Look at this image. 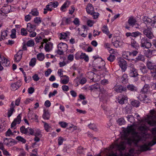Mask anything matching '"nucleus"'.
<instances>
[{
	"instance_id": "nucleus-1",
	"label": "nucleus",
	"mask_w": 156,
	"mask_h": 156,
	"mask_svg": "<svg viewBox=\"0 0 156 156\" xmlns=\"http://www.w3.org/2000/svg\"><path fill=\"white\" fill-rule=\"evenodd\" d=\"M126 131L128 133H134L132 138H128L126 140L127 143L129 145H131L133 143L137 145L138 142L141 140V137L137 133L134 132V129L133 126H128Z\"/></svg>"
},
{
	"instance_id": "nucleus-2",
	"label": "nucleus",
	"mask_w": 156,
	"mask_h": 156,
	"mask_svg": "<svg viewBox=\"0 0 156 156\" xmlns=\"http://www.w3.org/2000/svg\"><path fill=\"white\" fill-rule=\"evenodd\" d=\"M143 20L147 27L152 26L153 27L156 28V19L152 20L149 18L145 17Z\"/></svg>"
},
{
	"instance_id": "nucleus-3",
	"label": "nucleus",
	"mask_w": 156,
	"mask_h": 156,
	"mask_svg": "<svg viewBox=\"0 0 156 156\" xmlns=\"http://www.w3.org/2000/svg\"><path fill=\"white\" fill-rule=\"evenodd\" d=\"M129 75L131 77H136L139 75L137 70L135 68L134 65L131 64L129 66Z\"/></svg>"
},
{
	"instance_id": "nucleus-4",
	"label": "nucleus",
	"mask_w": 156,
	"mask_h": 156,
	"mask_svg": "<svg viewBox=\"0 0 156 156\" xmlns=\"http://www.w3.org/2000/svg\"><path fill=\"white\" fill-rule=\"evenodd\" d=\"M147 66L148 69L150 70L151 73H155L154 76L156 77V64L151 61H148L147 63Z\"/></svg>"
},
{
	"instance_id": "nucleus-5",
	"label": "nucleus",
	"mask_w": 156,
	"mask_h": 156,
	"mask_svg": "<svg viewBox=\"0 0 156 156\" xmlns=\"http://www.w3.org/2000/svg\"><path fill=\"white\" fill-rule=\"evenodd\" d=\"M151 28L148 27L147 29H145L143 31L144 34L149 39H151L154 37V36L151 31Z\"/></svg>"
},
{
	"instance_id": "nucleus-6",
	"label": "nucleus",
	"mask_w": 156,
	"mask_h": 156,
	"mask_svg": "<svg viewBox=\"0 0 156 156\" xmlns=\"http://www.w3.org/2000/svg\"><path fill=\"white\" fill-rule=\"evenodd\" d=\"M118 64L121 68L122 71L124 72L126 70L127 66L126 62L123 59H120L118 62Z\"/></svg>"
},
{
	"instance_id": "nucleus-7",
	"label": "nucleus",
	"mask_w": 156,
	"mask_h": 156,
	"mask_svg": "<svg viewBox=\"0 0 156 156\" xmlns=\"http://www.w3.org/2000/svg\"><path fill=\"white\" fill-rule=\"evenodd\" d=\"M10 9L11 7L10 5L4 6L1 8L0 13L2 18L3 16H6V15L10 12Z\"/></svg>"
},
{
	"instance_id": "nucleus-8",
	"label": "nucleus",
	"mask_w": 156,
	"mask_h": 156,
	"mask_svg": "<svg viewBox=\"0 0 156 156\" xmlns=\"http://www.w3.org/2000/svg\"><path fill=\"white\" fill-rule=\"evenodd\" d=\"M98 64L97 65L96 67L100 70H103L105 72H107L106 68L105 67V62L102 60H100L98 61Z\"/></svg>"
},
{
	"instance_id": "nucleus-9",
	"label": "nucleus",
	"mask_w": 156,
	"mask_h": 156,
	"mask_svg": "<svg viewBox=\"0 0 156 156\" xmlns=\"http://www.w3.org/2000/svg\"><path fill=\"white\" fill-rule=\"evenodd\" d=\"M3 143L8 146L10 147L15 144H16V142L14 140L11 138H4Z\"/></svg>"
},
{
	"instance_id": "nucleus-10",
	"label": "nucleus",
	"mask_w": 156,
	"mask_h": 156,
	"mask_svg": "<svg viewBox=\"0 0 156 156\" xmlns=\"http://www.w3.org/2000/svg\"><path fill=\"white\" fill-rule=\"evenodd\" d=\"M141 47L145 48H149L151 47V44L148 40H142L140 45Z\"/></svg>"
},
{
	"instance_id": "nucleus-11",
	"label": "nucleus",
	"mask_w": 156,
	"mask_h": 156,
	"mask_svg": "<svg viewBox=\"0 0 156 156\" xmlns=\"http://www.w3.org/2000/svg\"><path fill=\"white\" fill-rule=\"evenodd\" d=\"M144 54L147 57H150L152 56L156 55V50L155 49H148L147 51H145Z\"/></svg>"
},
{
	"instance_id": "nucleus-12",
	"label": "nucleus",
	"mask_w": 156,
	"mask_h": 156,
	"mask_svg": "<svg viewBox=\"0 0 156 156\" xmlns=\"http://www.w3.org/2000/svg\"><path fill=\"white\" fill-rule=\"evenodd\" d=\"M113 89L115 91L118 93H121L123 91H125L126 90V87L121 85L115 86Z\"/></svg>"
},
{
	"instance_id": "nucleus-13",
	"label": "nucleus",
	"mask_w": 156,
	"mask_h": 156,
	"mask_svg": "<svg viewBox=\"0 0 156 156\" xmlns=\"http://www.w3.org/2000/svg\"><path fill=\"white\" fill-rule=\"evenodd\" d=\"M70 35V33L66 32L61 33L59 34V36L60 37V39H66L70 38L69 37Z\"/></svg>"
},
{
	"instance_id": "nucleus-14",
	"label": "nucleus",
	"mask_w": 156,
	"mask_h": 156,
	"mask_svg": "<svg viewBox=\"0 0 156 156\" xmlns=\"http://www.w3.org/2000/svg\"><path fill=\"white\" fill-rule=\"evenodd\" d=\"M1 62L3 66H7L10 64V61L9 60L4 56L1 57Z\"/></svg>"
},
{
	"instance_id": "nucleus-15",
	"label": "nucleus",
	"mask_w": 156,
	"mask_h": 156,
	"mask_svg": "<svg viewBox=\"0 0 156 156\" xmlns=\"http://www.w3.org/2000/svg\"><path fill=\"white\" fill-rule=\"evenodd\" d=\"M51 40H43L44 42L46 43L45 46V49L46 51H49V48L50 47L52 46L53 44L49 42Z\"/></svg>"
},
{
	"instance_id": "nucleus-16",
	"label": "nucleus",
	"mask_w": 156,
	"mask_h": 156,
	"mask_svg": "<svg viewBox=\"0 0 156 156\" xmlns=\"http://www.w3.org/2000/svg\"><path fill=\"white\" fill-rule=\"evenodd\" d=\"M126 88L132 92L136 91L137 90V87L133 84H129L127 86Z\"/></svg>"
},
{
	"instance_id": "nucleus-17",
	"label": "nucleus",
	"mask_w": 156,
	"mask_h": 156,
	"mask_svg": "<svg viewBox=\"0 0 156 156\" xmlns=\"http://www.w3.org/2000/svg\"><path fill=\"white\" fill-rule=\"evenodd\" d=\"M131 52L129 51H123L122 53L123 57L125 59L129 60L131 59Z\"/></svg>"
},
{
	"instance_id": "nucleus-18",
	"label": "nucleus",
	"mask_w": 156,
	"mask_h": 156,
	"mask_svg": "<svg viewBox=\"0 0 156 156\" xmlns=\"http://www.w3.org/2000/svg\"><path fill=\"white\" fill-rule=\"evenodd\" d=\"M140 151L141 152L150 151L151 149L150 147H148L147 144H145L143 145H140Z\"/></svg>"
},
{
	"instance_id": "nucleus-19",
	"label": "nucleus",
	"mask_w": 156,
	"mask_h": 156,
	"mask_svg": "<svg viewBox=\"0 0 156 156\" xmlns=\"http://www.w3.org/2000/svg\"><path fill=\"white\" fill-rule=\"evenodd\" d=\"M136 19L132 16L129 17L128 21L129 25L132 26V27L136 24Z\"/></svg>"
},
{
	"instance_id": "nucleus-20",
	"label": "nucleus",
	"mask_w": 156,
	"mask_h": 156,
	"mask_svg": "<svg viewBox=\"0 0 156 156\" xmlns=\"http://www.w3.org/2000/svg\"><path fill=\"white\" fill-rule=\"evenodd\" d=\"M67 45L63 43L59 44L58 45V48H60L61 50L65 52L67 50Z\"/></svg>"
},
{
	"instance_id": "nucleus-21",
	"label": "nucleus",
	"mask_w": 156,
	"mask_h": 156,
	"mask_svg": "<svg viewBox=\"0 0 156 156\" xmlns=\"http://www.w3.org/2000/svg\"><path fill=\"white\" fill-rule=\"evenodd\" d=\"M20 123V114H19L16 119H15L11 124V128L12 129L16 126L17 124Z\"/></svg>"
},
{
	"instance_id": "nucleus-22",
	"label": "nucleus",
	"mask_w": 156,
	"mask_h": 156,
	"mask_svg": "<svg viewBox=\"0 0 156 156\" xmlns=\"http://www.w3.org/2000/svg\"><path fill=\"white\" fill-rule=\"evenodd\" d=\"M117 146V148L119 151H123L126 148V143L125 142H121L119 144H118Z\"/></svg>"
},
{
	"instance_id": "nucleus-23",
	"label": "nucleus",
	"mask_w": 156,
	"mask_h": 156,
	"mask_svg": "<svg viewBox=\"0 0 156 156\" xmlns=\"http://www.w3.org/2000/svg\"><path fill=\"white\" fill-rule=\"evenodd\" d=\"M35 26L32 24L30 23H28L27 25V29L29 32L32 31L35 29Z\"/></svg>"
},
{
	"instance_id": "nucleus-24",
	"label": "nucleus",
	"mask_w": 156,
	"mask_h": 156,
	"mask_svg": "<svg viewBox=\"0 0 156 156\" xmlns=\"http://www.w3.org/2000/svg\"><path fill=\"white\" fill-rule=\"evenodd\" d=\"M29 14L33 16H38L39 13L37 9L34 8L31 10V11L29 12Z\"/></svg>"
},
{
	"instance_id": "nucleus-25",
	"label": "nucleus",
	"mask_w": 156,
	"mask_h": 156,
	"mask_svg": "<svg viewBox=\"0 0 156 156\" xmlns=\"http://www.w3.org/2000/svg\"><path fill=\"white\" fill-rule=\"evenodd\" d=\"M52 9L53 8L49 3L46 6V8L44 9L43 13L44 14H46L47 13L48 11H51Z\"/></svg>"
},
{
	"instance_id": "nucleus-26",
	"label": "nucleus",
	"mask_w": 156,
	"mask_h": 156,
	"mask_svg": "<svg viewBox=\"0 0 156 156\" xmlns=\"http://www.w3.org/2000/svg\"><path fill=\"white\" fill-rule=\"evenodd\" d=\"M150 86L148 84H145L141 91L140 93H145L149 91Z\"/></svg>"
},
{
	"instance_id": "nucleus-27",
	"label": "nucleus",
	"mask_w": 156,
	"mask_h": 156,
	"mask_svg": "<svg viewBox=\"0 0 156 156\" xmlns=\"http://www.w3.org/2000/svg\"><path fill=\"white\" fill-rule=\"evenodd\" d=\"M19 83L17 82L12 83L11 85V88L12 90L14 91L19 88Z\"/></svg>"
},
{
	"instance_id": "nucleus-28",
	"label": "nucleus",
	"mask_w": 156,
	"mask_h": 156,
	"mask_svg": "<svg viewBox=\"0 0 156 156\" xmlns=\"http://www.w3.org/2000/svg\"><path fill=\"white\" fill-rule=\"evenodd\" d=\"M80 59H83L86 62H88L89 60L88 56L86 55V54L84 53L81 52L80 55Z\"/></svg>"
},
{
	"instance_id": "nucleus-29",
	"label": "nucleus",
	"mask_w": 156,
	"mask_h": 156,
	"mask_svg": "<svg viewBox=\"0 0 156 156\" xmlns=\"http://www.w3.org/2000/svg\"><path fill=\"white\" fill-rule=\"evenodd\" d=\"M50 115L48 111H44V113L42 115L43 118L44 119L48 120L49 119Z\"/></svg>"
},
{
	"instance_id": "nucleus-30",
	"label": "nucleus",
	"mask_w": 156,
	"mask_h": 156,
	"mask_svg": "<svg viewBox=\"0 0 156 156\" xmlns=\"http://www.w3.org/2000/svg\"><path fill=\"white\" fill-rule=\"evenodd\" d=\"M127 77V75L125 73L122 76L121 81L123 84H126L128 82Z\"/></svg>"
},
{
	"instance_id": "nucleus-31",
	"label": "nucleus",
	"mask_w": 156,
	"mask_h": 156,
	"mask_svg": "<svg viewBox=\"0 0 156 156\" xmlns=\"http://www.w3.org/2000/svg\"><path fill=\"white\" fill-rule=\"evenodd\" d=\"M100 87V85L98 83H95L94 85H92L90 87V90H91L95 91Z\"/></svg>"
},
{
	"instance_id": "nucleus-32",
	"label": "nucleus",
	"mask_w": 156,
	"mask_h": 156,
	"mask_svg": "<svg viewBox=\"0 0 156 156\" xmlns=\"http://www.w3.org/2000/svg\"><path fill=\"white\" fill-rule=\"evenodd\" d=\"M69 5V2L68 1L65 2L61 7L60 9L62 11H65V10L64 9L68 7Z\"/></svg>"
},
{
	"instance_id": "nucleus-33",
	"label": "nucleus",
	"mask_w": 156,
	"mask_h": 156,
	"mask_svg": "<svg viewBox=\"0 0 156 156\" xmlns=\"http://www.w3.org/2000/svg\"><path fill=\"white\" fill-rule=\"evenodd\" d=\"M71 22V18H66L64 17L62 19V23L65 24H69Z\"/></svg>"
},
{
	"instance_id": "nucleus-34",
	"label": "nucleus",
	"mask_w": 156,
	"mask_h": 156,
	"mask_svg": "<svg viewBox=\"0 0 156 156\" xmlns=\"http://www.w3.org/2000/svg\"><path fill=\"white\" fill-rule=\"evenodd\" d=\"M112 43L115 47L117 48L122 44V43L119 40H116L114 42H112Z\"/></svg>"
},
{
	"instance_id": "nucleus-35",
	"label": "nucleus",
	"mask_w": 156,
	"mask_h": 156,
	"mask_svg": "<svg viewBox=\"0 0 156 156\" xmlns=\"http://www.w3.org/2000/svg\"><path fill=\"white\" fill-rule=\"evenodd\" d=\"M132 37H136L138 36H140V38H141L142 39H143V38L142 37V36H143V35L141 34L139 32L136 31L135 32H134L132 33Z\"/></svg>"
},
{
	"instance_id": "nucleus-36",
	"label": "nucleus",
	"mask_w": 156,
	"mask_h": 156,
	"mask_svg": "<svg viewBox=\"0 0 156 156\" xmlns=\"http://www.w3.org/2000/svg\"><path fill=\"white\" fill-rule=\"evenodd\" d=\"M140 70L143 74L146 73L147 72L146 67L143 65H142L140 66Z\"/></svg>"
},
{
	"instance_id": "nucleus-37",
	"label": "nucleus",
	"mask_w": 156,
	"mask_h": 156,
	"mask_svg": "<svg viewBox=\"0 0 156 156\" xmlns=\"http://www.w3.org/2000/svg\"><path fill=\"white\" fill-rule=\"evenodd\" d=\"M15 111L13 107H11L10 109L8 110L7 116L8 117H10L12 115L14 112Z\"/></svg>"
},
{
	"instance_id": "nucleus-38",
	"label": "nucleus",
	"mask_w": 156,
	"mask_h": 156,
	"mask_svg": "<svg viewBox=\"0 0 156 156\" xmlns=\"http://www.w3.org/2000/svg\"><path fill=\"white\" fill-rule=\"evenodd\" d=\"M8 31L7 30H4L2 31L1 34L2 39L6 38V37L8 35Z\"/></svg>"
},
{
	"instance_id": "nucleus-39",
	"label": "nucleus",
	"mask_w": 156,
	"mask_h": 156,
	"mask_svg": "<svg viewBox=\"0 0 156 156\" xmlns=\"http://www.w3.org/2000/svg\"><path fill=\"white\" fill-rule=\"evenodd\" d=\"M155 144H156V137L155 136L153 140L147 144L148 147V146L152 147Z\"/></svg>"
},
{
	"instance_id": "nucleus-40",
	"label": "nucleus",
	"mask_w": 156,
	"mask_h": 156,
	"mask_svg": "<svg viewBox=\"0 0 156 156\" xmlns=\"http://www.w3.org/2000/svg\"><path fill=\"white\" fill-rule=\"evenodd\" d=\"M131 45L133 47L136 49L139 46L138 44L134 40L132 41Z\"/></svg>"
},
{
	"instance_id": "nucleus-41",
	"label": "nucleus",
	"mask_w": 156,
	"mask_h": 156,
	"mask_svg": "<svg viewBox=\"0 0 156 156\" xmlns=\"http://www.w3.org/2000/svg\"><path fill=\"white\" fill-rule=\"evenodd\" d=\"M36 58H33L30 60L29 62V65L31 67H34L36 63Z\"/></svg>"
},
{
	"instance_id": "nucleus-42",
	"label": "nucleus",
	"mask_w": 156,
	"mask_h": 156,
	"mask_svg": "<svg viewBox=\"0 0 156 156\" xmlns=\"http://www.w3.org/2000/svg\"><path fill=\"white\" fill-rule=\"evenodd\" d=\"M127 97L125 96L123 97L122 98L118 101L120 104H122L127 101Z\"/></svg>"
},
{
	"instance_id": "nucleus-43",
	"label": "nucleus",
	"mask_w": 156,
	"mask_h": 156,
	"mask_svg": "<svg viewBox=\"0 0 156 156\" xmlns=\"http://www.w3.org/2000/svg\"><path fill=\"white\" fill-rule=\"evenodd\" d=\"M144 60L145 58L144 56L141 55H139L138 57L136 58V61H140L144 62Z\"/></svg>"
},
{
	"instance_id": "nucleus-44",
	"label": "nucleus",
	"mask_w": 156,
	"mask_h": 156,
	"mask_svg": "<svg viewBox=\"0 0 156 156\" xmlns=\"http://www.w3.org/2000/svg\"><path fill=\"white\" fill-rule=\"evenodd\" d=\"M131 104L134 107H138L140 105V102L138 101L134 100L131 101Z\"/></svg>"
},
{
	"instance_id": "nucleus-45",
	"label": "nucleus",
	"mask_w": 156,
	"mask_h": 156,
	"mask_svg": "<svg viewBox=\"0 0 156 156\" xmlns=\"http://www.w3.org/2000/svg\"><path fill=\"white\" fill-rule=\"evenodd\" d=\"M88 127L90 129L96 131L97 130L96 126L94 123H90L88 125Z\"/></svg>"
},
{
	"instance_id": "nucleus-46",
	"label": "nucleus",
	"mask_w": 156,
	"mask_h": 156,
	"mask_svg": "<svg viewBox=\"0 0 156 156\" xmlns=\"http://www.w3.org/2000/svg\"><path fill=\"white\" fill-rule=\"evenodd\" d=\"M117 122L119 124V125H122L124 124L125 122V120L123 118L119 119Z\"/></svg>"
},
{
	"instance_id": "nucleus-47",
	"label": "nucleus",
	"mask_w": 156,
	"mask_h": 156,
	"mask_svg": "<svg viewBox=\"0 0 156 156\" xmlns=\"http://www.w3.org/2000/svg\"><path fill=\"white\" fill-rule=\"evenodd\" d=\"M44 124V126L45 129L47 132L49 131V129L51 128L50 126L49 125V124L46 123L45 122H43Z\"/></svg>"
},
{
	"instance_id": "nucleus-48",
	"label": "nucleus",
	"mask_w": 156,
	"mask_h": 156,
	"mask_svg": "<svg viewBox=\"0 0 156 156\" xmlns=\"http://www.w3.org/2000/svg\"><path fill=\"white\" fill-rule=\"evenodd\" d=\"M16 30L15 29H12L11 30V34L10 35L11 37L12 38H16Z\"/></svg>"
},
{
	"instance_id": "nucleus-49",
	"label": "nucleus",
	"mask_w": 156,
	"mask_h": 156,
	"mask_svg": "<svg viewBox=\"0 0 156 156\" xmlns=\"http://www.w3.org/2000/svg\"><path fill=\"white\" fill-rule=\"evenodd\" d=\"M27 130H28V128H26L25 126H23L20 127V132L26 134Z\"/></svg>"
},
{
	"instance_id": "nucleus-50",
	"label": "nucleus",
	"mask_w": 156,
	"mask_h": 156,
	"mask_svg": "<svg viewBox=\"0 0 156 156\" xmlns=\"http://www.w3.org/2000/svg\"><path fill=\"white\" fill-rule=\"evenodd\" d=\"M6 136H10L13 135V133L12 132L10 129H9L5 133Z\"/></svg>"
},
{
	"instance_id": "nucleus-51",
	"label": "nucleus",
	"mask_w": 156,
	"mask_h": 156,
	"mask_svg": "<svg viewBox=\"0 0 156 156\" xmlns=\"http://www.w3.org/2000/svg\"><path fill=\"white\" fill-rule=\"evenodd\" d=\"M14 61L17 62L20 61V53L19 51L14 55Z\"/></svg>"
},
{
	"instance_id": "nucleus-52",
	"label": "nucleus",
	"mask_w": 156,
	"mask_h": 156,
	"mask_svg": "<svg viewBox=\"0 0 156 156\" xmlns=\"http://www.w3.org/2000/svg\"><path fill=\"white\" fill-rule=\"evenodd\" d=\"M34 45V42L33 40H30L27 43V45L28 47H33Z\"/></svg>"
},
{
	"instance_id": "nucleus-53",
	"label": "nucleus",
	"mask_w": 156,
	"mask_h": 156,
	"mask_svg": "<svg viewBox=\"0 0 156 156\" xmlns=\"http://www.w3.org/2000/svg\"><path fill=\"white\" fill-rule=\"evenodd\" d=\"M28 130L27 131V134L28 135H33L34 134V131L33 129L30 128L28 127Z\"/></svg>"
},
{
	"instance_id": "nucleus-54",
	"label": "nucleus",
	"mask_w": 156,
	"mask_h": 156,
	"mask_svg": "<svg viewBox=\"0 0 156 156\" xmlns=\"http://www.w3.org/2000/svg\"><path fill=\"white\" fill-rule=\"evenodd\" d=\"M127 120L130 122L131 123H133L134 122V117L131 115H128L127 117Z\"/></svg>"
},
{
	"instance_id": "nucleus-55",
	"label": "nucleus",
	"mask_w": 156,
	"mask_h": 156,
	"mask_svg": "<svg viewBox=\"0 0 156 156\" xmlns=\"http://www.w3.org/2000/svg\"><path fill=\"white\" fill-rule=\"evenodd\" d=\"M37 59L40 61H42L44 58V56L42 53H40L37 55Z\"/></svg>"
},
{
	"instance_id": "nucleus-56",
	"label": "nucleus",
	"mask_w": 156,
	"mask_h": 156,
	"mask_svg": "<svg viewBox=\"0 0 156 156\" xmlns=\"http://www.w3.org/2000/svg\"><path fill=\"white\" fill-rule=\"evenodd\" d=\"M138 130L140 131L142 133H144L146 130V129L144 126H140L138 128Z\"/></svg>"
},
{
	"instance_id": "nucleus-57",
	"label": "nucleus",
	"mask_w": 156,
	"mask_h": 156,
	"mask_svg": "<svg viewBox=\"0 0 156 156\" xmlns=\"http://www.w3.org/2000/svg\"><path fill=\"white\" fill-rule=\"evenodd\" d=\"M138 97V98L139 100H140L141 101H143L144 100V97H145V93H141Z\"/></svg>"
},
{
	"instance_id": "nucleus-58",
	"label": "nucleus",
	"mask_w": 156,
	"mask_h": 156,
	"mask_svg": "<svg viewBox=\"0 0 156 156\" xmlns=\"http://www.w3.org/2000/svg\"><path fill=\"white\" fill-rule=\"evenodd\" d=\"M33 135H34L35 136H37L40 137H41L42 136L41 132L39 130H36Z\"/></svg>"
},
{
	"instance_id": "nucleus-59",
	"label": "nucleus",
	"mask_w": 156,
	"mask_h": 156,
	"mask_svg": "<svg viewBox=\"0 0 156 156\" xmlns=\"http://www.w3.org/2000/svg\"><path fill=\"white\" fill-rule=\"evenodd\" d=\"M115 59V55H110L107 58L108 60L110 62H112Z\"/></svg>"
},
{
	"instance_id": "nucleus-60",
	"label": "nucleus",
	"mask_w": 156,
	"mask_h": 156,
	"mask_svg": "<svg viewBox=\"0 0 156 156\" xmlns=\"http://www.w3.org/2000/svg\"><path fill=\"white\" fill-rule=\"evenodd\" d=\"M59 124L60 125L61 127L63 128H65L68 125V123L66 122H59Z\"/></svg>"
},
{
	"instance_id": "nucleus-61",
	"label": "nucleus",
	"mask_w": 156,
	"mask_h": 156,
	"mask_svg": "<svg viewBox=\"0 0 156 156\" xmlns=\"http://www.w3.org/2000/svg\"><path fill=\"white\" fill-rule=\"evenodd\" d=\"M64 139L62 137H59L58 139V144L59 145H62L63 143Z\"/></svg>"
},
{
	"instance_id": "nucleus-62",
	"label": "nucleus",
	"mask_w": 156,
	"mask_h": 156,
	"mask_svg": "<svg viewBox=\"0 0 156 156\" xmlns=\"http://www.w3.org/2000/svg\"><path fill=\"white\" fill-rule=\"evenodd\" d=\"M34 21L35 23L39 24L41 22V19L40 17H36L34 19Z\"/></svg>"
},
{
	"instance_id": "nucleus-63",
	"label": "nucleus",
	"mask_w": 156,
	"mask_h": 156,
	"mask_svg": "<svg viewBox=\"0 0 156 156\" xmlns=\"http://www.w3.org/2000/svg\"><path fill=\"white\" fill-rule=\"evenodd\" d=\"M5 125L2 123H0V132L5 130Z\"/></svg>"
},
{
	"instance_id": "nucleus-64",
	"label": "nucleus",
	"mask_w": 156,
	"mask_h": 156,
	"mask_svg": "<svg viewBox=\"0 0 156 156\" xmlns=\"http://www.w3.org/2000/svg\"><path fill=\"white\" fill-rule=\"evenodd\" d=\"M50 5H51V6L53 8H55L58 5V3L57 2H54L53 3L52 2H51L49 3Z\"/></svg>"
}]
</instances>
